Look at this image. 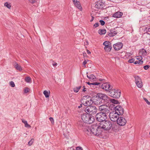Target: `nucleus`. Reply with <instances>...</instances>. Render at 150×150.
I'll use <instances>...</instances> for the list:
<instances>
[{
	"label": "nucleus",
	"mask_w": 150,
	"mask_h": 150,
	"mask_svg": "<svg viewBox=\"0 0 150 150\" xmlns=\"http://www.w3.org/2000/svg\"><path fill=\"white\" fill-rule=\"evenodd\" d=\"M82 120L84 122L88 124L92 123L94 120L93 116L88 114H83L81 117Z\"/></svg>",
	"instance_id": "f257e3e1"
},
{
	"label": "nucleus",
	"mask_w": 150,
	"mask_h": 150,
	"mask_svg": "<svg viewBox=\"0 0 150 150\" xmlns=\"http://www.w3.org/2000/svg\"><path fill=\"white\" fill-rule=\"evenodd\" d=\"M99 125L102 129L106 130H110L112 127V122L109 120H106L104 122H100Z\"/></svg>",
	"instance_id": "f03ea898"
},
{
	"label": "nucleus",
	"mask_w": 150,
	"mask_h": 150,
	"mask_svg": "<svg viewBox=\"0 0 150 150\" xmlns=\"http://www.w3.org/2000/svg\"><path fill=\"white\" fill-rule=\"evenodd\" d=\"M81 102L83 105L85 106H90V105H91L93 102L96 105L100 104V101L99 100H98L96 99H94L93 101L91 98L88 99L85 101H83V100L82 99L81 100Z\"/></svg>",
	"instance_id": "7ed1b4c3"
},
{
	"label": "nucleus",
	"mask_w": 150,
	"mask_h": 150,
	"mask_svg": "<svg viewBox=\"0 0 150 150\" xmlns=\"http://www.w3.org/2000/svg\"><path fill=\"white\" fill-rule=\"evenodd\" d=\"M110 95L112 97L118 98L121 96V91L118 89H113L109 91Z\"/></svg>",
	"instance_id": "20e7f679"
},
{
	"label": "nucleus",
	"mask_w": 150,
	"mask_h": 150,
	"mask_svg": "<svg viewBox=\"0 0 150 150\" xmlns=\"http://www.w3.org/2000/svg\"><path fill=\"white\" fill-rule=\"evenodd\" d=\"M85 111L87 113L92 115L96 114L97 112L98 109L95 106H89L86 108Z\"/></svg>",
	"instance_id": "39448f33"
},
{
	"label": "nucleus",
	"mask_w": 150,
	"mask_h": 150,
	"mask_svg": "<svg viewBox=\"0 0 150 150\" xmlns=\"http://www.w3.org/2000/svg\"><path fill=\"white\" fill-rule=\"evenodd\" d=\"M96 117L97 120L101 122L106 120L107 115L105 113L100 112L96 114Z\"/></svg>",
	"instance_id": "423d86ee"
},
{
	"label": "nucleus",
	"mask_w": 150,
	"mask_h": 150,
	"mask_svg": "<svg viewBox=\"0 0 150 150\" xmlns=\"http://www.w3.org/2000/svg\"><path fill=\"white\" fill-rule=\"evenodd\" d=\"M99 110L101 112L104 113L105 114L109 113L110 112V108L106 105H102L99 106Z\"/></svg>",
	"instance_id": "0eeeda50"
},
{
	"label": "nucleus",
	"mask_w": 150,
	"mask_h": 150,
	"mask_svg": "<svg viewBox=\"0 0 150 150\" xmlns=\"http://www.w3.org/2000/svg\"><path fill=\"white\" fill-rule=\"evenodd\" d=\"M119 115L116 112L113 111L110 113L109 117L110 119L112 121L115 122L117 121Z\"/></svg>",
	"instance_id": "6e6552de"
},
{
	"label": "nucleus",
	"mask_w": 150,
	"mask_h": 150,
	"mask_svg": "<svg viewBox=\"0 0 150 150\" xmlns=\"http://www.w3.org/2000/svg\"><path fill=\"white\" fill-rule=\"evenodd\" d=\"M103 45L105 46L104 50L107 52H110L112 48L111 43L109 41H105L103 44Z\"/></svg>",
	"instance_id": "1a4fd4ad"
},
{
	"label": "nucleus",
	"mask_w": 150,
	"mask_h": 150,
	"mask_svg": "<svg viewBox=\"0 0 150 150\" xmlns=\"http://www.w3.org/2000/svg\"><path fill=\"white\" fill-rule=\"evenodd\" d=\"M135 78V83L137 87L141 88L143 86L142 82L140 78L138 76H135L134 77Z\"/></svg>",
	"instance_id": "9d476101"
},
{
	"label": "nucleus",
	"mask_w": 150,
	"mask_h": 150,
	"mask_svg": "<svg viewBox=\"0 0 150 150\" xmlns=\"http://www.w3.org/2000/svg\"><path fill=\"white\" fill-rule=\"evenodd\" d=\"M115 110V111H114L119 115H122L124 113V109L120 105H118L116 106Z\"/></svg>",
	"instance_id": "9b49d317"
},
{
	"label": "nucleus",
	"mask_w": 150,
	"mask_h": 150,
	"mask_svg": "<svg viewBox=\"0 0 150 150\" xmlns=\"http://www.w3.org/2000/svg\"><path fill=\"white\" fill-rule=\"evenodd\" d=\"M117 123L120 126H123L126 123L127 121L123 117H120L117 121Z\"/></svg>",
	"instance_id": "f8f14e48"
},
{
	"label": "nucleus",
	"mask_w": 150,
	"mask_h": 150,
	"mask_svg": "<svg viewBox=\"0 0 150 150\" xmlns=\"http://www.w3.org/2000/svg\"><path fill=\"white\" fill-rule=\"evenodd\" d=\"M93 125L91 126L87 127L85 129L84 132L86 134L91 136L93 135Z\"/></svg>",
	"instance_id": "ddd939ff"
},
{
	"label": "nucleus",
	"mask_w": 150,
	"mask_h": 150,
	"mask_svg": "<svg viewBox=\"0 0 150 150\" xmlns=\"http://www.w3.org/2000/svg\"><path fill=\"white\" fill-rule=\"evenodd\" d=\"M101 88L106 91H108L111 90V86L108 83H104L101 86Z\"/></svg>",
	"instance_id": "4468645a"
},
{
	"label": "nucleus",
	"mask_w": 150,
	"mask_h": 150,
	"mask_svg": "<svg viewBox=\"0 0 150 150\" xmlns=\"http://www.w3.org/2000/svg\"><path fill=\"white\" fill-rule=\"evenodd\" d=\"M98 100H99L100 102H101L100 99H102L104 100H109V98L107 95L105 94H103L102 93H99L98 94Z\"/></svg>",
	"instance_id": "2eb2a0df"
},
{
	"label": "nucleus",
	"mask_w": 150,
	"mask_h": 150,
	"mask_svg": "<svg viewBox=\"0 0 150 150\" xmlns=\"http://www.w3.org/2000/svg\"><path fill=\"white\" fill-rule=\"evenodd\" d=\"M123 46V45L122 42H118L114 44L113 47L116 50H118L121 49Z\"/></svg>",
	"instance_id": "dca6fc26"
},
{
	"label": "nucleus",
	"mask_w": 150,
	"mask_h": 150,
	"mask_svg": "<svg viewBox=\"0 0 150 150\" xmlns=\"http://www.w3.org/2000/svg\"><path fill=\"white\" fill-rule=\"evenodd\" d=\"M102 129L99 125L97 129V131L95 133V136H100L102 133Z\"/></svg>",
	"instance_id": "f3484780"
},
{
	"label": "nucleus",
	"mask_w": 150,
	"mask_h": 150,
	"mask_svg": "<svg viewBox=\"0 0 150 150\" xmlns=\"http://www.w3.org/2000/svg\"><path fill=\"white\" fill-rule=\"evenodd\" d=\"M73 4L75 7L79 9L80 11H82V8L79 1H78Z\"/></svg>",
	"instance_id": "a211bd4d"
},
{
	"label": "nucleus",
	"mask_w": 150,
	"mask_h": 150,
	"mask_svg": "<svg viewBox=\"0 0 150 150\" xmlns=\"http://www.w3.org/2000/svg\"><path fill=\"white\" fill-rule=\"evenodd\" d=\"M123 15L122 12L118 11L114 13L113 15V17L115 18H119L120 17Z\"/></svg>",
	"instance_id": "6ab92c4d"
},
{
	"label": "nucleus",
	"mask_w": 150,
	"mask_h": 150,
	"mask_svg": "<svg viewBox=\"0 0 150 150\" xmlns=\"http://www.w3.org/2000/svg\"><path fill=\"white\" fill-rule=\"evenodd\" d=\"M13 65L15 68L17 70L21 71L22 70V68L21 67L18 65L16 62H14L13 63Z\"/></svg>",
	"instance_id": "aec40b11"
},
{
	"label": "nucleus",
	"mask_w": 150,
	"mask_h": 150,
	"mask_svg": "<svg viewBox=\"0 0 150 150\" xmlns=\"http://www.w3.org/2000/svg\"><path fill=\"white\" fill-rule=\"evenodd\" d=\"M117 34L116 31L113 30H111L110 32L108 34V35L110 37H113L116 35Z\"/></svg>",
	"instance_id": "412c9836"
},
{
	"label": "nucleus",
	"mask_w": 150,
	"mask_h": 150,
	"mask_svg": "<svg viewBox=\"0 0 150 150\" xmlns=\"http://www.w3.org/2000/svg\"><path fill=\"white\" fill-rule=\"evenodd\" d=\"M139 54L142 55L143 56H146L147 54V52L144 49H142L140 50L139 52Z\"/></svg>",
	"instance_id": "4be33fe9"
},
{
	"label": "nucleus",
	"mask_w": 150,
	"mask_h": 150,
	"mask_svg": "<svg viewBox=\"0 0 150 150\" xmlns=\"http://www.w3.org/2000/svg\"><path fill=\"white\" fill-rule=\"evenodd\" d=\"M21 120L22 122L24 124L25 127L29 128L31 127V126L28 123L27 121L25 120L24 119H22Z\"/></svg>",
	"instance_id": "5701e85b"
},
{
	"label": "nucleus",
	"mask_w": 150,
	"mask_h": 150,
	"mask_svg": "<svg viewBox=\"0 0 150 150\" xmlns=\"http://www.w3.org/2000/svg\"><path fill=\"white\" fill-rule=\"evenodd\" d=\"M87 77L91 80L94 81L96 79V76L93 74L87 75Z\"/></svg>",
	"instance_id": "b1692460"
},
{
	"label": "nucleus",
	"mask_w": 150,
	"mask_h": 150,
	"mask_svg": "<svg viewBox=\"0 0 150 150\" xmlns=\"http://www.w3.org/2000/svg\"><path fill=\"white\" fill-rule=\"evenodd\" d=\"M98 125H93V134L95 136V133L97 131V129L98 127Z\"/></svg>",
	"instance_id": "393cba45"
},
{
	"label": "nucleus",
	"mask_w": 150,
	"mask_h": 150,
	"mask_svg": "<svg viewBox=\"0 0 150 150\" xmlns=\"http://www.w3.org/2000/svg\"><path fill=\"white\" fill-rule=\"evenodd\" d=\"M43 93L46 98H48L50 96V92L49 91H48L47 90H45L43 91Z\"/></svg>",
	"instance_id": "a878e982"
},
{
	"label": "nucleus",
	"mask_w": 150,
	"mask_h": 150,
	"mask_svg": "<svg viewBox=\"0 0 150 150\" xmlns=\"http://www.w3.org/2000/svg\"><path fill=\"white\" fill-rule=\"evenodd\" d=\"M98 33L100 35H104L105 34L106 30L104 29H100L98 31Z\"/></svg>",
	"instance_id": "bb28decb"
},
{
	"label": "nucleus",
	"mask_w": 150,
	"mask_h": 150,
	"mask_svg": "<svg viewBox=\"0 0 150 150\" xmlns=\"http://www.w3.org/2000/svg\"><path fill=\"white\" fill-rule=\"evenodd\" d=\"M4 6L8 9H10L11 7V4L9 2H6L4 4Z\"/></svg>",
	"instance_id": "cd10ccee"
},
{
	"label": "nucleus",
	"mask_w": 150,
	"mask_h": 150,
	"mask_svg": "<svg viewBox=\"0 0 150 150\" xmlns=\"http://www.w3.org/2000/svg\"><path fill=\"white\" fill-rule=\"evenodd\" d=\"M110 102L111 103L115 104H117L119 103V102L117 100H115L114 99L111 98L110 100Z\"/></svg>",
	"instance_id": "c85d7f7f"
},
{
	"label": "nucleus",
	"mask_w": 150,
	"mask_h": 150,
	"mask_svg": "<svg viewBox=\"0 0 150 150\" xmlns=\"http://www.w3.org/2000/svg\"><path fill=\"white\" fill-rule=\"evenodd\" d=\"M116 106L114 104L110 103L109 106V107L110 108V110H115V108H116Z\"/></svg>",
	"instance_id": "c756f323"
},
{
	"label": "nucleus",
	"mask_w": 150,
	"mask_h": 150,
	"mask_svg": "<svg viewBox=\"0 0 150 150\" xmlns=\"http://www.w3.org/2000/svg\"><path fill=\"white\" fill-rule=\"evenodd\" d=\"M81 87V86L78 87H76L73 88L74 91L75 93H77Z\"/></svg>",
	"instance_id": "7c9ffc66"
},
{
	"label": "nucleus",
	"mask_w": 150,
	"mask_h": 150,
	"mask_svg": "<svg viewBox=\"0 0 150 150\" xmlns=\"http://www.w3.org/2000/svg\"><path fill=\"white\" fill-rule=\"evenodd\" d=\"M86 83L88 85H90L91 86L92 85H98L99 84V83L98 82H94L92 83H91L89 82H86Z\"/></svg>",
	"instance_id": "2f4dec72"
},
{
	"label": "nucleus",
	"mask_w": 150,
	"mask_h": 150,
	"mask_svg": "<svg viewBox=\"0 0 150 150\" xmlns=\"http://www.w3.org/2000/svg\"><path fill=\"white\" fill-rule=\"evenodd\" d=\"M25 80L27 83H30L31 79L29 77H26L25 78Z\"/></svg>",
	"instance_id": "473e14b6"
},
{
	"label": "nucleus",
	"mask_w": 150,
	"mask_h": 150,
	"mask_svg": "<svg viewBox=\"0 0 150 150\" xmlns=\"http://www.w3.org/2000/svg\"><path fill=\"white\" fill-rule=\"evenodd\" d=\"M143 61H136L135 62L134 64H141L143 63Z\"/></svg>",
	"instance_id": "72a5a7b5"
},
{
	"label": "nucleus",
	"mask_w": 150,
	"mask_h": 150,
	"mask_svg": "<svg viewBox=\"0 0 150 150\" xmlns=\"http://www.w3.org/2000/svg\"><path fill=\"white\" fill-rule=\"evenodd\" d=\"M34 142V139H32L30 140L28 142V145L29 146H31Z\"/></svg>",
	"instance_id": "f704fd0d"
},
{
	"label": "nucleus",
	"mask_w": 150,
	"mask_h": 150,
	"mask_svg": "<svg viewBox=\"0 0 150 150\" xmlns=\"http://www.w3.org/2000/svg\"><path fill=\"white\" fill-rule=\"evenodd\" d=\"M9 85L12 87H13L15 86V85L14 82L12 81L9 82Z\"/></svg>",
	"instance_id": "c9c22d12"
},
{
	"label": "nucleus",
	"mask_w": 150,
	"mask_h": 150,
	"mask_svg": "<svg viewBox=\"0 0 150 150\" xmlns=\"http://www.w3.org/2000/svg\"><path fill=\"white\" fill-rule=\"evenodd\" d=\"M143 99L148 105H150V102L147 99L145 98H143Z\"/></svg>",
	"instance_id": "e433bc0d"
},
{
	"label": "nucleus",
	"mask_w": 150,
	"mask_h": 150,
	"mask_svg": "<svg viewBox=\"0 0 150 150\" xmlns=\"http://www.w3.org/2000/svg\"><path fill=\"white\" fill-rule=\"evenodd\" d=\"M29 89L28 88H25L24 89V92L25 93H28L29 92Z\"/></svg>",
	"instance_id": "4c0bfd02"
},
{
	"label": "nucleus",
	"mask_w": 150,
	"mask_h": 150,
	"mask_svg": "<svg viewBox=\"0 0 150 150\" xmlns=\"http://www.w3.org/2000/svg\"><path fill=\"white\" fill-rule=\"evenodd\" d=\"M136 58L139 61H142V58L141 56H138Z\"/></svg>",
	"instance_id": "58836bf2"
},
{
	"label": "nucleus",
	"mask_w": 150,
	"mask_h": 150,
	"mask_svg": "<svg viewBox=\"0 0 150 150\" xmlns=\"http://www.w3.org/2000/svg\"><path fill=\"white\" fill-rule=\"evenodd\" d=\"M134 61V59L133 58H132L131 59H129L128 61V62H129V63H132Z\"/></svg>",
	"instance_id": "ea45409f"
},
{
	"label": "nucleus",
	"mask_w": 150,
	"mask_h": 150,
	"mask_svg": "<svg viewBox=\"0 0 150 150\" xmlns=\"http://www.w3.org/2000/svg\"><path fill=\"white\" fill-rule=\"evenodd\" d=\"M52 124H54V121L53 118L52 117H50L49 118Z\"/></svg>",
	"instance_id": "a19ab883"
},
{
	"label": "nucleus",
	"mask_w": 150,
	"mask_h": 150,
	"mask_svg": "<svg viewBox=\"0 0 150 150\" xmlns=\"http://www.w3.org/2000/svg\"><path fill=\"white\" fill-rule=\"evenodd\" d=\"M100 24L102 25H103L105 24V21L103 20H100Z\"/></svg>",
	"instance_id": "79ce46f5"
},
{
	"label": "nucleus",
	"mask_w": 150,
	"mask_h": 150,
	"mask_svg": "<svg viewBox=\"0 0 150 150\" xmlns=\"http://www.w3.org/2000/svg\"><path fill=\"white\" fill-rule=\"evenodd\" d=\"M149 65H146L144 67V69L145 70L149 68Z\"/></svg>",
	"instance_id": "37998d69"
},
{
	"label": "nucleus",
	"mask_w": 150,
	"mask_h": 150,
	"mask_svg": "<svg viewBox=\"0 0 150 150\" xmlns=\"http://www.w3.org/2000/svg\"><path fill=\"white\" fill-rule=\"evenodd\" d=\"M99 25V24L98 23H95L94 25V27L95 28H96L97 27H98V26Z\"/></svg>",
	"instance_id": "c03bdc74"
},
{
	"label": "nucleus",
	"mask_w": 150,
	"mask_h": 150,
	"mask_svg": "<svg viewBox=\"0 0 150 150\" xmlns=\"http://www.w3.org/2000/svg\"><path fill=\"white\" fill-rule=\"evenodd\" d=\"M87 62L86 60H85L83 62V64L84 66L85 67H86V64L87 63Z\"/></svg>",
	"instance_id": "a18cd8bd"
},
{
	"label": "nucleus",
	"mask_w": 150,
	"mask_h": 150,
	"mask_svg": "<svg viewBox=\"0 0 150 150\" xmlns=\"http://www.w3.org/2000/svg\"><path fill=\"white\" fill-rule=\"evenodd\" d=\"M76 150H83V149L81 147H76Z\"/></svg>",
	"instance_id": "49530a36"
},
{
	"label": "nucleus",
	"mask_w": 150,
	"mask_h": 150,
	"mask_svg": "<svg viewBox=\"0 0 150 150\" xmlns=\"http://www.w3.org/2000/svg\"><path fill=\"white\" fill-rule=\"evenodd\" d=\"M29 2L32 4H33L35 2V0H29Z\"/></svg>",
	"instance_id": "de8ad7c7"
},
{
	"label": "nucleus",
	"mask_w": 150,
	"mask_h": 150,
	"mask_svg": "<svg viewBox=\"0 0 150 150\" xmlns=\"http://www.w3.org/2000/svg\"><path fill=\"white\" fill-rule=\"evenodd\" d=\"M83 89L82 90V91L85 92L86 91L87 89L85 88V87L84 86H83Z\"/></svg>",
	"instance_id": "09e8293b"
},
{
	"label": "nucleus",
	"mask_w": 150,
	"mask_h": 150,
	"mask_svg": "<svg viewBox=\"0 0 150 150\" xmlns=\"http://www.w3.org/2000/svg\"><path fill=\"white\" fill-rule=\"evenodd\" d=\"M73 4H74L76 2H77L78 1H79L78 0H72Z\"/></svg>",
	"instance_id": "8fccbe9b"
},
{
	"label": "nucleus",
	"mask_w": 150,
	"mask_h": 150,
	"mask_svg": "<svg viewBox=\"0 0 150 150\" xmlns=\"http://www.w3.org/2000/svg\"><path fill=\"white\" fill-rule=\"evenodd\" d=\"M91 19L90 20V21L92 22L94 20V17L93 16H91Z\"/></svg>",
	"instance_id": "3c124183"
},
{
	"label": "nucleus",
	"mask_w": 150,
	"mask_h": 150,
	"mask_svg": "<svg viewBox=\"0 0 150 150\" xmlns=\"http://www.w3.org/2000/svg\"><path fill=\"white\" fill-rule=\"evenodd\" d=\"M57 65V64L56 63H54L53 64V66H56Z\"/></svg>",
	"instance_id": "603ef678"
},
{
	"label": "nucleus",
	"mask_w": 150,
	"mask_h": 150,
	"mask_svg": "<svg viewBox=\"0 0 150 150\" xmlns=\"http://www.w3.org/2000/svg\"><path fill=\"white\" fill-rule=\"evenodd\" d=\"M87 53L88 54H90L91 53L90 51L88 50H87Z\"/></svg>",
	"instance_id": "864d4df0"
},
{
	"label": "nucleus",
	"mask_w": 150,
	"mask_h": 150,
	"mask_svg": "<svg viewBox=\"0 0 150 150\" xmlns=\"http://www.w3.org/2000/svg\"><path fill=\"white\" fill-rule=\"evenodd\" d=\"M70 149L71 150H75L72 147H71L70 148H69V149Z\"/></svg>",
	"instance_id": "5fc2aeb1"
},
{
	"label": "nucleus",
	"mask_w": 150,
	"mask_h": 150,
	"mask_svg": "<svg viewBox=\"0 0 150 150\" xmlns=\"http://www.w3.org/2000/svg\"><path fill=\"white\" fill-rule=\"evenodd\" d=\"M86 54L85 53H83V56H85L86 55Z\"/></svg>",
	"instance_id": "6e6d98bb"
},
{
	"label": "nucleus",
	"mask_w": 150,
	"mask_h": 150,
	"mask_svg": "<svg viewBox=\"0 0 150 150\" xmlns=\"http://www.w3.org/2000/svg\"><path fill=\"white\" fill-rule=\"evenodd\" d=\"M82 107V104H81L80 105V106H78V108H80L81 107Z\"/></svg>",
	"instance_id": "4d7b16f0"
},
{
	"label": "nucleus",
	"mask_w": 150,
	"mask_h": 150,
	"mask_svg": "<svg viewBox=\"0 0 150 150\" xmlns=\"http://www.w3.org/2000/svg\"><path fill=\"white\" fill-rule=\"evenodd\" d=\"M148 32H150V28L148 29Z\"/></svg>",
	"instance_id": "13d9d810"
}]
</instances>
